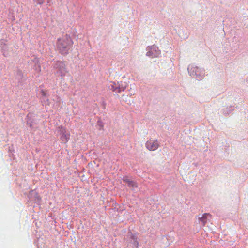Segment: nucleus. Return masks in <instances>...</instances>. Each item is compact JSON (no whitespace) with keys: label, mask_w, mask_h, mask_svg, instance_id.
Listing matches in <instances>:
<instances>
[{"label":"nucleus","mask_w":248,"mask_h":248,"mask_svg":"<svg viewBox=\"0 0 248 248\" xmlns=\"http://www.w3.org/2000/svg\"><path fill=\"white\" fill-rule=\"evenodd\" d=\"M108 88L110 90L115 92L116 93H120L122 91L124 90V87L120 88L119 86L116 85L114 82H111Z\"/></svg>","instance_id":"4"},{"label":"nucleus","mask_w":248,"mask_h":248,"mask_svg":"<svg viewBox=\"0 0 248 248\" xmlns=\"http://www.w3.org/2000/svg\"><path fill=\"white\" fill-rule=\"evenodd\" d=\"M128 185V186L132 188L133 189H134L138 187V185L137 183L134 181H131L129 183Z\"/></svg>","instance_id":"7"},{"label":"nucleus","mask_w":248,"mask_h":248,"mask_svg":"<svg viewBox=\"0 0 248 248\" xmlns=\"http://www.w3.org/2000/svg\"><path fill=\"white\" fill-rule=\"evenodd\" d=\"M211 215L208 213H204L201 217L200 218V221L202 223L204 226L207 222V219L210 218Z\"/></svg>","instance_id":"5"},{"label":"nucleus","mask_w":248,"mask_h":248,"mask_svg":"<svg viewBox=\"0 0 248 248\" xmlns=\"http://www.w3.org/2000/svg\"><path fill=\"white\" fill-rule=\"evenodd\" d=\"M60 139L63 143H66L70 139V133L67 132L65 128L60 127Z\"/></svg>","instance_id":"3"},{"label":"nucleus","mask_w":248,"mask_h":248,"mask_svg":"<svg viewBox=\"0 0 248 248\" xmlns=\"http://www.w3.org/2000/svg\"><path fill=\"white\" fill-rule=\"evenodd\" d=\"M145 146L148 150L154 151L158 148L159 144L157 139L150 138L146 141Z\"/></svg>","instance_id":"2"},{"label":"nucleus","mask_w":248,"mask_h":248,"mask_svg":"<svg viewBox=\"0 0 248 248\" xmlns=\"http://www.w3.org/2000/svg\"><path fill=\"white\" fill-rule=\"evenodd\" d=\"M73 44L70 37L67 35L63 36L58 40L57 46L59 51L62 54H67L69 47Z\"/></svg>","instance_id":"1"},{"label":"nucleus","mask_w":248,"mask_h":248,"mask_svg":"<svg viewBox=\"0 0 248 248\" xmlns=\"http://www.w3.org/2000/svg\"><path fill=\"white\" fill-rule=\"evenodd\" d=\"M31 195H33L34 197V200L35 201H40L41 200V197L38 195V193L34 191H32L31 193Z\"/></svg>","instance_id":"6"},{"label":"nucleus","mask_w":248,"mask_h":248,"mask_svg":"<svg viewBox=\"0 0 248 248\" xmlns=\"http://www.w3.org/2000/svg\"><path fill=\"white\" fill-rule=\"evenodd\" d=\"M150 53H151V52L150 51H149L147 53V55L148 56H150Z\"/></svg>","instance_id":"14"},{"label":"nucleus","mask_w":248,"mask_h":248,"mask_svg":"<svg viewBox=\"0 0 248 248\" xmlns=\"http://www.w3.org/2000/svg\"><path fill=\"white\" fill-rule=\"evenodd\" d=\"M48 2H49V1L50 0H47ZM34 1L38 4H43L44 1H45V0H34Z\"/></svg>","instance_id":"10"},{"label":"nucleus","mask_w":248,"mask_h":248,"mask_svg":"<svg viewBox=\"0 0 248 248\" xmlns=\"http://www.w3.org/2000/svg\"><path fill=\"white\" fill-rule=\"evenodd\" d=\"M123 180L124 182H126V183H127V184H129V182H130L131 181H130V180H129L127 178V177H124L123 178Z\"/></svg>","instance_id":"11"},{"label":"nucleus","mask_w":248,"mask_h":248,"mask_svg":"<svg viewBox=\"0 0 248 248\" xmlns=\"http://www.w3.org/2000/svg\"><path fill=\"white\" fill-rule=\"evenodd\" d=\"M157 47H156V46H153L152 47V49H155Z\"/></svg>","instance_id":"13"},{"label":"nucleus","mask_w":248,"mask_h":248,"mask_svg":"<svg viewBox=\"0 0 248 248\" xmlns=\"http://www.w3.org/2000/svg\"><path fill=\"white\" fill-rule=\"evenodd\" d=\"M30 126L31 127H32V125H31V124H30Z\"/></svg>","instance_id":"15"},{"label":"nucleus","mask_w":248,"mask_h":248,"mask_svg":"<svg viewBox=\"0 0 248 248\" xmlns=\"http://www.w3.org/2000/svg\"><path fill=\"white\" fill-rule=\"evenodd\" d=\"M134 244L135 248H138L139 246V243L136 240H134Z\"/></svg>","instance_id":"12"},{"label":"nucleus","mask_w":248,"mask_h":248,"mask_svg":"<svg viewBox=\"0 0 248 248\" xmlns=\"http://www.w3.org/2000/svg\"><path fill=\"white\" fill-rule=\"evenodd\" d=\"M40 92L42 96L44 97H46L48 96V93L47 91L42 90Z\"/></svg>","instance_id":"8"},{"label":"nucleus","mask_w":248,"mask_h":248,"mask_svg":"<svg viewBox=\"0 0 248 248\" xmlns=\"http://www.w3.org/2000/svg\"><path fill=\"white\" fill-rule=\"evenodd\" d=\"M97 124L100 127V128H99L100 130H102L103 129L104 125H103V124L101 120H99L98 121Z\"/></svg>","instance_id":"9"}]
</instances>
